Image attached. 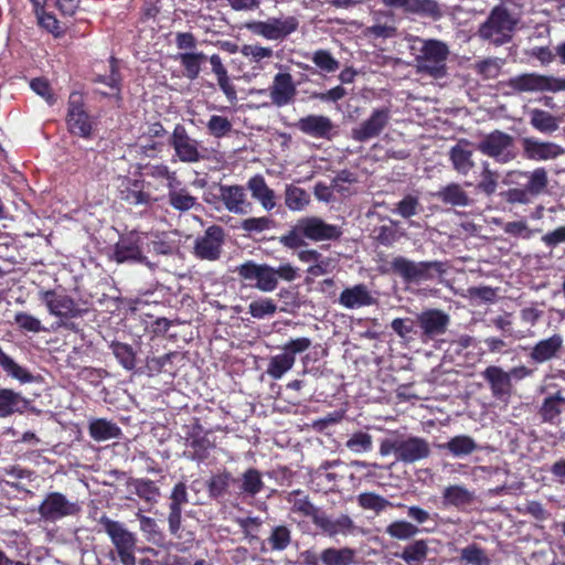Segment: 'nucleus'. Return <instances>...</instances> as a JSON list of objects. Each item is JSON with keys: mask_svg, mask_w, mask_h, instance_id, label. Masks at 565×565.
Instances as JSON below:
<instances>
[{"mask_svg": "<svg viewBox=\"0 0 565 565\" xmlns=\"http://www.w3.org/2000/svg\"><path fill=\"white\" fill-rule=\"evenodd\" d=\"M179 358L178 352H169L161 356H148L146 360V370L149 376H156L160 373L175 375L177 366L174 360Z\"/></svg>", "mask_w": 565, "mask_h": 565, "instance_id": "39", "label": "nucleus"}, {"mask_svg": "<svg viewBox=\"0 0 565 565\" xmlns=\"http://www.w3.org/2000/svg\"><path fill=\"white\" fill-rule=\"evenodd\" d=\"M271 551H285L291 543V531L286 525H277L266 540Z\"/></svg>", "mask_w": 565, "mask_h": 565, "instance_id": "53", "label": "nucleus"}, {"mask_svg": "<svg viewBox=\"0 0 565 565\" xmlns=\"http://www.w3.org/2000/svg\"><path fill=\"white\" fill-rule=\"evenodd\" d=\"M312 342L309 338L300 337L288 340L282 345V352L268 360L266 373L273 380H280L296 363V355L310 349Z\"/></svg>", "mask_w": 565, "mask_h": 565, "instance_id": "14", "label": "nucleus"}, {"mask_svg": "<svg viewBox=\"0 0 565 565\" xmlns=\"http://www.w3.org/2000/svg\"><path fill=\"white\" fill-rule=\"evenodd\" d=\"M39 25L51 33L54 38L64 35V30L60 25V21L53 13L46 12L45 9L34 13Z\"/></svg>", "mask_w": 565, "mask_h": 565, "instance_id": "59", "label": "nucleus"}, {"mask_svg": "<svg viewBox=\"0 0 565 565\" xmlns=\"http://www.w3.org/2000/svg\"><path fill=\"white\" fill-rule=\"evenodd\" d=\"M503 183L510 188L500 193V196L509 204H529L532 200L545 191L548 185L547 172L540 167L533 171H509Z\"/></svg>", "mask_w": 565, "mask_h": 565, "instance_id": "2", "label": "nucleus"}, {"mask_svg": "<svg viewBox=\"0 0 565 565\" xmlns=\"http://www.w3.org/2000/svg\"><path fill=\"white\" fill-rule=\"evenodd\" d=\"M81 512L77 501H71L65 494L49 492L38 508L41 519L46 522H56L68 516H76Z\"/></svg>", "mask_w": 565, "mask_h": 565, "instance_id": "16", "label": "nucleus"}, {"mask_svg": "<svg viewBox=\"0 0 565 565\" xmlns=\"http://www.w3.org/2000/svg\"><path fill=\"white\" fill-rule=\"evenodd\" d=\"M530 124L540 132L552 134L558 129V119L551 113L534 108L530 111Z\"/></svg>", "mask_w": 565, "mask_h": 565, "instance_id": "47", "label": "nucleus"}, {"mask_svg": "<svg viewBox=\"0 0 565 565\" xmlns=\"http://www.w3.org/2000/svg\"><path fill=\"white\" fill-rule=\"evenodd\" d=\"M373 237L384 246H391L398 239L397 226L390 221L373 230Z\"/></svg>", "mask_w": 565, "mask_h": 565, "instance_id": "60", "label": "nucleus"}, {"mask_svg": "<svg viewBox=\"0 0 565 565\" xmlns=\"http://www.w3.org/2000/svg\"><path fill=\"white\" fill-rule=\"evenodd\" d=\"M481 376L488 383L491 394L497 399L510 397L513 385L510 374L502 367L490 365L482 371Z\"/></svg>", "mask_w": 565, "mask_h": 565, "instance_id": "26", "label": "nucleus"}, {"mask_svg": "<svg viewBox=\"0 0 565 565\" xmlns=\"http://www.w3.org/2000/svg\"><path fill=\"white\" fill-rule=\"evenodd\" d=\"M65 121L70 134L84 139L92 138L96 124L86 110L82 93L72 92L70 94Z\"/></svg>", "mask_w": 565, "mask_h": 565, "instance_id": "13", "label": "nucleus"}, {"mask_svg": "<svg viewBox=\"0 0 565 565\" xmlns=\"http://www.w3.org/2000/svg\"><path fill=\"white\" fill-rule=\"evenodd\" d=\"M480 177L481 180L477 184V189L487 196L493 195L498 188L499 173L491 170L489 163L484 161Z\"/></svg>", "mask_w": 565, "mask_h": 565, "instance_id": "55", "label": "nucleus"}, {"mask_svg": "<svg viewBox=\"0 0 565 565\" xmlns=\"http://www.w3.org/2000/svg\"><path fill=\"white\" fill-rule=\"evenodd\" d=\"M358 500L363 509L373 510L377 513L392 505L388 500L375 493H362Z\"/></svg>", "mask_w": 565, "mask_h": 565, "instance_id": "63", "label": "nucleus"}, {"mask_svg": "<svg viewBox=\"0 0 565 565\" xmlns=\"http://www.w3.org/2000/svg\"><path fill=\"white\" fill-rule=\"evenodd\" d=\"M265 488V483L263 481L262 473L256 468H248L242 475V483L239 486V490L242 494H245L250 498H255L258 493H260Z\"/></svg>", "mask_w": 565, "mask_h": 565, "instance_id": "48", "label": "nucleus"}, {"mask_svg": "<svg viewBox=\"0 0 565 565\" xmlns=\"http://www.w3.org/2000/svg\"><path fill=\"white\" fill-rule=\"evenodd\" d=\"M277 311V305L270 298L254 300L248 306V312L255 319H264L274 316Z\"/></svg>", "mask_w": 565, "mask_h": 565, "instance_id": "57", "label": "nucleus"}, {"mask_svg": "<svg viewBox=\"0 0 565 565\" xmlns=\"http://www.w3.org/2000/svg\"><path fill=\"white\" fill-rule=\"evenodd\" d=\"M563 347V337L554 333L548 338L537 341L531 348H524V350H530L527 354L529 362L539 365L559 358Z\"/></svg>", "mask_w": 565, "mask_h": 565, "instance_id": "23", "label": "nucleus"}, {"mask_svg": "<svg viewBox=\"0 0 565 565\" xmlns=\"http://www.w3.org/2000/svg\"><path fill=\"white\" fill-rule=\"evenodd\" d=\"M128 487H134L135 493L147 503H156L160 489L154 481L146 478H129Z\"/></svg>", "mask_w": 565, "mask_h": 565, "instance_id": "45", "label": "nucleus"}, {"mask_svg": "<svg viewBox=\"0 0 565 565\" xmlns=\"http://www.w3.org/2000/svg\"><path fill=\"white\" fill-rule=\"evenodd\" d=\"M342 234L340 226L329 224L319 216H303L285 235L280 243L290 249L306 245L305 239L312 242L335 241Z\"/></svg>", "mask_w": 565, "mask_h": 565, "instance_id": "3", "label": "nucleus"}, {"mask_svg": "<svg viewBox=\"0 0 565 565\" xmlns=\"http://www.w3.org/2000/svg\"><path fill=\"white\" fill-rule=\"evenodd\" d=\"M210 431L205 430L198 418L194 419V424L186 433L185 445L191 450L184 452L186 458L203 462L210 457V452L215 448L214 441L209 438Z\"/></svg>", "mask_w": 565, "mask_h": 565, "instance_id": "21", "label": "nucleus"}, {"mask_svg": "<svg viewBox=\"0 0 565 565\" xmlns=\"http://www.w3.org/2000/svg\"><path fill=\"white\" fill-rule=\"evenodd\" d=\"M143 234L131 231L121 235L114 245L110 259L118 263H147V257L142 253Z\"/></svg>", "mask_w": 565, "mask_h": 565, "instance_id": "19", "label": "nucleus"}, {"mask_svg": "<svg viewBox=\"0 0 565 565\" xmlns=\"http://www.w3.org/2000/svg\"><path fill=\"white\" fill-rule=\"evenodd\" d=\"M32 408V401L20 392L9 387H0V418L14 414L23 415Z\"/></svg>", "mask_w": 565, "mask_h": 565, "instance_id": "28", "label": "nucleus"}, {"mask_svg": "<svg viewBox=\"0 0 565 565\" xmlns=\"http://www.w3.org/2000/svg\"><path fill=\"white\" fill-rule=\"evenodd\" d=\"M523 156L533 161H545L559 157L564 149L551 141H541L533 137L522 139Z\"/></svg>", "mask_w": 565, "mask_h": 565, "instance_id": "25", "label": "nucleus"}, {"mask_svg": "<svg viewBox=\"0 0 565 565\" xmlns=\"http://www.w3.org/2000/svg\"><path fill=\"white\" fill-rule=\"evenodd\" d=\"M175 60L183 67L184 76L190 81H194L199 77L201 65L206 62L207 56L203 52H184L179 53Z\"/></svg>", "mask_w": 565, "mask_h": 565, "instance_id": "40", "label": "nucleus"}, {"mask_svg": "<svg viewBox=\"0 0 565 565\" xmlns=\"http://www.w3.org/2000/svg\"><path fill=\"white\" fill-rule=\"evenodd\" d=\"M563 411H565V396L563 391L558 390L543 399L537 414L542 423L555 425L559 423Z\"/></svg>", "mask_w": 565, "mask_h": 565, "instance_id": "34", "label": "nucleus"}, {"mask_svg": "<svg viewBox=\"0 0 565 565\" xmlns=\"http://www.w3.org/2000/svg\"><path fill=\"white\" fill-rule=\"evenodd\" d=\"M433 196L443 204L454 207H467L473 203V200L465 191L463 186L456 182L440 186Z\"/></svg>", "mask_w": 565, "mask_h": 565, "instance_id": "32", "label": "nucleus"}, {"mask_svg": "<svg viewBox=\"0 0 565 565\" xmlns=\"http://www.w3.org/2000/svg\"><path fill=\"white\" fill-rule=\"evenodd\" d=\"M109 349L111 350L117 362L126 371H134L136 369L137 352L132 345L115 340L110 342Z\"/></svg>", "mask_w": 565, "mask_h": 565, "instance_id": "44", "label": "nucleus"}, {"mask_svg": "<svg viewBox=\"0 0 565 565\" xmlns=\"http://www.w3.org/2000/svg\"><path fill=\"white\" fill-rule=\"evenodd\" d=\"M473 501L475 493L463 486H448L443 491V503L445 507L450 505L462 510L472 504Z\"/></svg>", "mask_w": 565, "mask_h": 565, "instance_id": "38", "label": "nucleus"}, {"mask_svg": "<svg viewBox=\"0 0 565 565\" xmlns=\"http://www.w3.org/2000/svg\"><path fill=\"white\" fill-rule=\"evenodd\" d=\"M168 188V203L169 205L180 213H184L193 209L198 204V199L183 186L179 178L175 182L167 184Z\"/></svg>", "mask_w": 565, "mask_h": 565, "instance_id": "33", "label": "nucleus"}, {"mask_svg": "<svg viewBox=\"0 0 565 565\" xmlns=\"http://www.w3.org/2000/svg\"><path fill=\"white\" fill-rule=\"evenodd\" d=\"M287 502L291 504V511L303 518H309L311 522L328 535L345 534L350 532L353 523L350 516L341 515L332 520L320 508L316 507L302 490H294L288 493Z\"/></svg>", "mask_w": 565, "mask_h": 565, "instance_id": "4", "label": "nucleus"}, {"mask_svg": "<svg viewBox=\"0 0 565 565\" xmlns=\"http://www.w3.org/2000/svg\"><path fill=\"white\" fill-rule=\"evenodd\" d=\"M477 149L501 164L513 161L518 156L514 137L499 129L487 134L477 143Z\"/></svg>", "mask_w": 565, "mask_h": 565, "instance_id": "12", "label": "nucleus"}, {"mask_svg": "<svg viewBox=\"0 0 565 565\" xmlns=\"http://www.w3.org/2000/svg\"><path fill=\"white\" fill-rule=\"evenodd\" d=\"M299 28V20L295 15L285 18H268L266 21H252L246 29L258 36L269 41H284Z\"/></svg>", "mask_w": 565, "mask_h": 565, "instance_id": "15", "label": "nucleus"}, {"mask_svg": "<svg viewBox=\"0 0 565 565\" xmlns=\"http://www.w3.org/2000/svg\"><path fill=\"white\" fill-rule=\"evenodd\" d=\"M206 129L210 136L222 139L232 131L233 125L227 117L212 115L206 122Z\"/></svg>", "mask_w": 565, "mask_h": 565, "instance_id": "56", "label": "nucleus"}, {"mask_svg": "<svg viewBox=\"0 0 565 565\" xmlns=\"http://www.w3.org/2000/svg\"><path fill=\"white\" fill-rule=\"evenodd\" d=\"M420 47L415 56L417 73L428 75L435 79L447 75L448 45L436 39L418 40Z\"/></svg>", "mask_w": 565, "mask_h": 565, "instance_id": "6", "label": "nucleus"}, {"mask_svg": "<svg viewBox=\"0 0 565 565\" xmlns=\"http://www.w3.org/2000/svg\"><path fill=\"white\" fill-rule=\"evenodd\" d=\"M388 120L390 110L387 108L375 109L371 117L359 129H355V140L366 141L377 137L386 127Z\"/></svg>", "mask_w": 565, "mask_h": 565, "instance_id": "31", "label": "nucleus"}, {"mask_svg": "<svg viewBox=\"0 0 565 565\" xmlns=\"http://www.w3.org/2000/svg\"><path fill=\"white\" fill-rule=\"evenodd\" d=\"M39 300L45 305L49 313L60 319L58 326L73 329V324H68L72 319L86 316L89 311L87 307H83L72 296L67 295L64 289H41L38 294Z\"/></svg>", "mask_w": 565, "mask_h": 565, "instance_id": "7", "label": "nucleus"}, {"mask_svg": "<svg viewBox=\"0 0 565 565\" xmlns=\"http://www.w3.org/2000/svg\"><path fill=\"white\" fill-rule=\"evenodd\" d=\"M224 243V228L220 225H211L203 235L195 238L193 255L201 260L216 262L222 255Z\"/></svg>", "mask_w": 565, "mask_h": 565, "instance_id": "17", "label": "nucleus"}, {"mask_svg": "<svg viewBox=\"0 0 565 565\" xmlns=\"http://www.w3.org/2000/svg\"><path fill=\"white\" fill-rule=\"evenodd\" d=\"M467 146H469L468 141L460 140L449 151V159L454 169L462 175H467L475 167L472 151Z\"/></svg>", "mask_w": 565, "mask_h": 565, "instance_id": "36", "label": "nucleus"}, {"mask_svg": "<svg viewBox=\"0 0 565 565\" xmlns=\"http://www.w3.org/2000/svg\"><path fill=\"white\" fill-rule=\"evenodd\" d=\"M504 95L523 93H558L565 90V77L539 73H523L500 83Z\"/></svg>", "mask_w": 565, "mask_h": 565, "instance_id": "9", "label": "nucleus"}, {"mask_svg": "<svg viewBox=\"0 0 565 565\" xmlns=\"http://www.w3.org/2000/svg\"><path fill=\"white\" fill-rule=\"evenodd\" d=\"M14 323L24 332L39 333L41 331H46L40 319L24 311H19L14 315Z\"/></svg>", "mask_w": 565, "mask_h": 565, "instance_id": "61", "label": "nucleus"}, {"mask_svg": "<svg viewBox=\"0 0 565 565\" xmlns=\"http://www.w3.org/2000/svg\"><path fill=\"white\" fill-rule=\"evenodd\" d=\"M0 369L8 377L17 380L21 384L35 382V376L24 366L15 362L9 354H7L0 345Z\"/></svg>", "mask_w": 565, "mask_h": 565, "instance_id": "37", "label": "nucleus"}, {"mask_svg": "<svg viewBox=\"0 0 565 565\" xmlns=\"http://www.w3.org/2000/svg\"><path fill=\"white\" fill-rule=\"evenodd\" d=\"M139 169L142 170V174L145 177H149L156 180H166L167 184L175 182V180L178 179L177 172L171 171L169 167L163 163H147L140 166Z\"/></svg>", "mask_w": 565, "mask_h": 565, "instance_id": "54", "label": "nucleus"}, {"mask_svg": "<svg viewBox=\"0 0 565 565\" xmlns=\"http://www.w3.org/2000/svg\"><path fill=\"white\" fill-rule=\"evenodd\" d=\"M88 433L94 440L105 441L118 438L121 435V429L110 420L97 418L89 423Z\"/></svg>", "mask_w": 565, "mask_h": 565, "instance_id": "41", "label": "nucleus"}, {"mask_svg": "<svg viewBox=\"0 0 565 565\" xmlns=\"http://www.w3.org/2000/svg\"><path fill=\"white\" fill-rule=\"evenodd\" d=\"M220 199L228 212L235 214H246L252 211V203L247 201L244 186L220 185Z\"/></svg>", "mask_w": 565, "mask_h": 565, "instance_id": "29", "label": "nucleus"}, {"mask_svg": "<svg viewBox=\"0 0 565 565\" xmlns=\"http://www.w3.org/2000/svg\"><path fill=\"white\" fill-rule=\"evenodd\" d=\"M275 221L269 216L248 217L241 222L239 228L248 234H258L273 228Z\"/></svg>", "mask_w": 565, "mask_h": 565, "instance_id": "58", "label": "nucleus"}, {"mask_svg": "<svg viewBox=\"0 0 565 565\" xmlns=\"http://www.w3.org/2000/svg\"><path fill=\"white\" fill-rule=\"evenodd\" d=\"M233 481L234 478L232 473L226 469L212 475L206 482L209 497L214 500L224 498L228 493V488Z\"/></svg>", "mask_w": 565, "mask_h": 565, "instance_id": "42", "label": "nucleus"}, {"mask_svg": "<svg viewBox=\"0 0 565 565\" xmlns=\"http://www.w3.org/2000/svg\"><path fill=\"white\" fill-rule=\"evenodd\" d=\"M296 94L297 89L290 73L279 72L274 76L269 96L275 106L282 107L292 103Z\"/></svg>", "mask_w": 565, "mask_h": 565, "instance_id": "27", "label": "nucleus"}, {"mask_svg": "<svg viewBox=\"0 0 565 565\" xmlns=\"http://www.w3.org/2000/svg\"><path fill=\"white\" fill-rule=\"evenodd\" d=\"M235 271L241 280L263 292L274 291L278 287L279 279L291 282L299 277V269L290 263L280 264L275 268L266 263L246 260L237 266Z\"/></svg>", "mask_w": 565, "mask_h": 565, "instance_id": "1", "label": "nucleus"}, {"mask_svg": "<svg viewBox=\"0 0 565 565\" xmlns=\"http://www.w3.org/2000/svg\"><path fill=\"white\" fill-rule=\"evenodd\" d=\"M295 127L302 134L313 137L329 139L332 135L333 122L323 115H308L300 118Z\"/></svg>", "mask_w": 565, "mask_h": 565, "instance_id": "30", "label": "nucleus"}, {"mask_svg": "<svg viewBox=\"0 0 565 565\" xmlns=\"http://www.w3.org/2000/svg\"><path fill=\"white\" fill-rule=\"evenodd\" d=\"M98 524L103 526L104 532L109 536L119 562L122 565H136V534L128 531L122 523L111 520L105 514L99 518Z\"/></svg>", "mask_w": 565, "mask_h": 565, "instance_id": "11", "label": "nucleus"}, {"mask_svg": "<svg viewBox=\"0 0 565 565\" xmlns=\"http://www.w3.org/2000/svg\"><path fill=\"white\" fill-rule=\"evenodd\" d=\"M169 143L181 162L195 163L204 158L200 151L199 141L190 137L181 124L174 126Z\"/></svg>", "mask_w": 565, "mask_h": 565, "instance_id": "20", "label": "nucleus"}, {"mask_svg": "<svg viewBox=\"0 0 565 565\" xmlns=\"http://www.w3.org/2000/svg\"><path fill=\"white\" fill-rule=\"evenodd\" d=\"M320 559L323 565H350L353 562V550L329 547L321 552Z\"/></svg>", "mask_w": 565, "mask_h": 565, "instance_id": "51", "label": "nucleus"}, {"mask_svg": "<svg viewBox=\"0 0 565 565\" xmlns=\"http://www.w3.org/2000/svg\"><path fill=\"white\" fill-rule=\"evenodd\" d=\"M449 323V315L437 308L425 309L416 316L419 338L425 343L445 334Z\"/></svg>", "mask_w": 565, "mask_h": 565, "instance_id": "18", "label": "nucleus"}, {"mask_svg": "<svg viewBox=\"0 0 565 565\" xmlns=\"http://www.w3.org/2000/svg\"><path fill=\"white\" fill-rule=\"evenodd\" d=\"M247 189L252 193V198L260 203L264 210L271 211L276 206V196L265 178L262 174H255L247 181Z\"/></svg>", "mask_w": 565, "mask_h": 565, "instance_id": "35", "label": "nucleus"}, {"mask_svg": "<svg viewBox=\"0 0 565 565\" xmlns=\"http://www.w3.org/2000/svg\"><path fill=\"white\" fill-rule=\"evenodd\" d=\"M168 530L169 533L182 539V508L189 502L188 487L183 481L174 484L169 495Z\"/></svg>", "mask_w": 565, "mask_h": 565, "instance_id": "22", "label": "nucleus"}, {"mask_svg": "<svg viewBox=\"0 0 565 565\" xmlns=\"http://www.w3.org/2000/svg\"><path fill=\"white\" fill-rule=\"evenodd\" d=\"M120 199L130 205L150 206L158 202V198H152L150 193L145 191L143 179H132L125 177L119 185Z\"/></svg>", "mask_w": 565, "mask_h": 565, "instance_id": "24", "label": "nucleus"}, {"mask_svg": "<svg viewBox=\"0 0 565 565\" xmlns=\"http://www.w3.org/2000/svg\"><path fill=\"white\" fill-rule=\"evenodd\" d=\"M310 203L308 192L294 184H287L285 189V204L290 211H301Z\"/></svg>", "mask_w": 565, "mask_h": 565, "instance_id": "49", "label": "nucleus"}, {"mask_svg": "<svg viewBox=\"0 0 565 565\" xmlns=\"http://www.w3.org/2000/svg\"><path fill=\"white\" fill-rule=\"evenodd\" d=\"M519 19L504 3L494 6L487 19L479 25L478 36L495 46H501L512 40Z\"/></svg>", "mask_w": 565, "mask_h": 565, "instance_id": "5", "label": "nucleus"}, {"mask_svg": "<svg viewBox=\"0 0 565 565\" xmlns=\"http://www.w3.org/2000/svg\"><path fill=\"white\" fill-rule=\"evenodd\" d=\"M387 271L399 276L405 282H419L441 277L447 271V264L440 260L413 262L404 256H396L390 262Z\"/></svg>", "mask_w": 565, "mask_h": 565, "instance_id": "8", "label": "nucleus"}, {"mask_svg": "<svg viewBox=\"0 0 565 565\" xmlns=\"http://www.w3.org/2000/svg\"><path fill=\"white\" fill-rule=\"evenodd\" d=\"M440 447L446 449L454 457L468 456L478 449L475 439L468 435L455 436Z\"/></svg>", "mask_w": 565, "mask_h": 565, "instance_id": "46", "label": "nucleus"}, {"mask_svg": "<svg viewBox=\"0 0 565 565\" xmlns=\"http://www.w3.org/2000/svg\"><path fill=\"white\" fill-rule=\"evenodd\" d=\"M429 547L427 541L415 540L406 545L401 554L396 556L408 565H420L427 558Z\"/></svg>", "mask_w": 565, "mask_h": 565, "instance_id": "43", "label": "nucleus"}, {"mask_svg": "<svg viewBox=\"0 0 565 565\" xmlns=\"http://www.w3.org/2000/svg\"><path fill=\"white\" fill-rule=\"evenodd\" d=\"M380 452L382 456L393 454L397 461L414 463L426 459L430 455V447L426 439L420 437L396 436L386 438L381 443Z\"/></svg>", "mask_w": 565, "mask_h": 565, "instance_id": "10", "label": "nucleus"}, {"mask_svg": "<svg viewBox=\"0 0 565 565\" xmlns=\"http://www.w3.org/2000/svg\"><path fill=\"white\" fill-rule=\"evenodd\" d=\"M420 532L419 527L408 521L397 520L390 523L385 533L395 540L406 541L416 536Z\"/></svg>", "mask_w": 565, "mask_h": 565, "instance_id": "50", "label": "nucleus"}, {"mask_svg": "<svg viewBox=\"0 0 565 565\" xmlns=\"http://www.w3.org/2000/svg\"><path fill=\"white\" fill-rule=\"evenodd\" d=\"M408 13L427 17L438 20L443 17V11L436 0H412Z\"/></svg>", "mask_w": 565, "mask_h": 565, "instance_id": "52", "label": "nucleus"}, {"mask_svg": "<svg viewBox=\"0 0 565 565\" xmlns=\"http://www.w3.org/2000/svg\"><path fill=\"white\" fill-rule=\"evenodd\" d=\"M244 537L249 540L250 542L254 540H258V531L263 524V521L258 516H247V518H238L236 520Z\"/></svg>", "mask_w": 565, "mask_h": 565, "instance_id": "64", "label": "nucleus"}, {"mask_svg": "<svg viewBox=\"0 0 565 565\" xmlns=\"http://www.w3.org/2000/svg\"><path fill=\"white\" fill-rule=\"evenodd\" d=\"M460 557L467 564L471 565H489L490 563L484 551L475 543L462 548L460 552Z\"/></svg>", "mask_w": 565, "mask_h": 565, "instance_id": "62", "label": "nucleus"}]
</instances>
